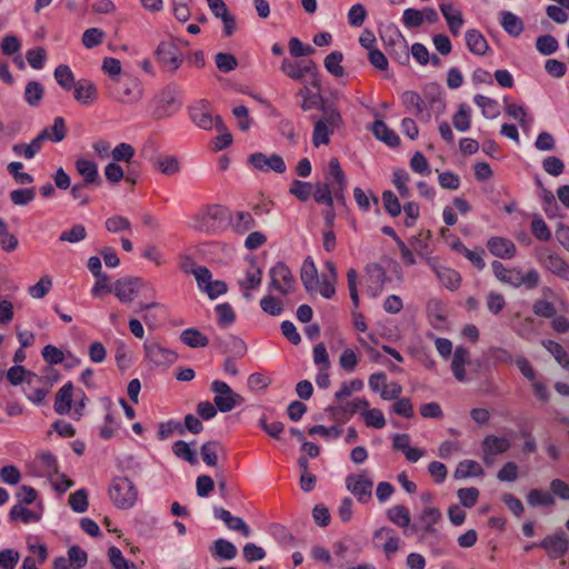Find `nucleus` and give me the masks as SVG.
Instances as JSON below:
<instances>
[{
    "mask_svg": "<svg viewBox=\"0 0 569 569\" xmlns=\"http://www.w3.org/2000/svg\"><path fill=\"white\" fill-rule=\"evenodd\" d=\"M74 166L78 173L82 177L83 183L89 186L99 182L98 167L93 161L79 158Z\"/></svg>",
    "mask_w": 569,
    "mask_h": 569,
    "instance_id": "nucleus-33",
    "label": "nucleus"
},
{
    "mask_svg": "<svg viewBox=\"0 0 569 569\" xmlns=\"http://www.w3.org/2000/svg\"><path fill=\"white\" fill-rule=\"evenodd\" d=\"M333 189L328 183H318L316 186L313 198L317 203L326 204L329 208L333 206Z\"/></svg>",
    "mask_w": 569,
    "mask_h": 569,
    "instance_id": "nucleus-64",
    "label": "nucleus"
},
{
    "mask_svg": "<svg viewBox=\"0 0 569 569\" xmlns=\"http://www.w3.org/2000/svg\"><path fill=\"white\" fill-rule=\"evenodd\" d=\"M10 521H20L22 523L38 522L41 519V512L31 510L27 505L16 503L9 512Z\"/></svg>",
    "mask_w": 569,
    "mask_h": 569,
    "instance_id": "nucleus-31",
    "label": "nucleus"
},
{
    "mask_svg": "<svg viewBox=\"0 0 569 569\" xmlns=\"http://www.w3.org/2000/svg\"><path fill=\"white\" fill-rule=\"evenodd\" d=\"M144 357L154 367H168L172 365L178 355L158 341H146L143 343Z\"/></svg>",
    "mask_w": 569,
    "mask_h": 569,
    "instance_id": "nucleus-12",
    "label": "nucleus"
},
{
    "mask_svg": "<svg viewBox=\"0 0 569 569\" xmlns=\"http://www.w3.org/2000/svg\"><path fill=\"white\" fill-rule=\"evenodd\" d=\"M172 452L177 458L184 460L190 465H196L198 462L197 452L183 440L173 442Z\"/></svg>",
    "mask_w": 569,
    "mask_h": 569,
    "instance_id": "nucleus-51",
    "label": "nucleus"
},
{
    "mask_svg": "<svg viewBox=\"0 0 569 569\" xmlns=\"http://www.w3.org/2000/svg\"><path fill=\"white\" fill-rule=\"evenodd\" d=\"M213 515L217 519L222 520L230 530L238 531L243 537H249L251 535V530L243 519L232 516L230 511L221 507H216L213 509Z\"/></svg>",
    "mask_w": 569,
    "mask_h": 569,
    "instance_id": "nucleus-23",
    "label": "nucleus"
},
{
    "mask_svg": "<svg viewBox=\"0 0 569 569\" xmlns=\"http://www.w3.org/2000/svg\"><path fill=\"white\" fill-rule=\"evenodd\" d=\"M409 180H410V176L403 169H397L393 171L392 183L397 188L401 198L410 197V189L408 187Z\"/></svg>",
    "mask_w": 569,
    "mask_h": 569,
    "instance_id": "nucleus-59",
    "label": "nucleus"
},
{
    "mask_svg": "<svg viewBox=\"0 0 569 569\" xmlns=\"http://www.w3.org/2000/svg\"><path fill=\"white\" fill-rule=\"evenodd\" d=\"M475 103L481 108L482 114L488 119H493L499 114V107L496 100L482 94H476Z\"/></svg>",
    "mask_w": 569,
    "mask_h": 569,
    "instance_id": "nucleus-53",
    "label": "nucleus"
},
{
    "mask_svg": "<svg viewBox=\"0 0 569 569\" xmlns=\"http://www.w3.org/2000/svg\"><path fill=\"white\" fill-rule=\"evenodd\" d=\"M321 109L323 111V118L315 121L312 134V143L315 147L328 144L330 142V134L342 123L341 114L336 108L322 106Z\"/></svg>",
    "mask_w": 569,
    "mask_h": 569,
    "instance_id": "nucleus-3",
    "label": "nucleus"
},
{
    "mask_svg": "<svg viewBox=\"0 0 569 569\" xmlns=\"http://www.w3.org/2000/svg\"><path fill=\"white\" fill-rule=\"evenodd\" d=\"M343 53L341 51H332L323 61L326 70L336 78L345 76V68L342 67Z\"/></svg>",
    "mask_w": 569,
    "mask_h": 569,
    "instance_id": "nucleus-45",
    "label": "nucleus"
},
{
    "mask_svg": "<svg viewBox=\"0 0 569 569\" xmlns=\"http://www.w3.org/2000/svg\"><path fill=\"white\" fill-rule=\"evenodd\" d=\"M141 283L140 278L126 277L118 279L113 284L114 295L121 302H131L137 297Z\"/></svg>",
    "mask_w": 569,
    "mask_h": 569,
    "instance_id": "nucleus-19",
    "label": "nucleus"
},
{
    "mask_svg": "<svg viewBox=\"0 0 569 569\" xmlns=\"http://www.w3.org/2000/svg\"><path fill=\"white\" fill-rule=\"evenodd\" d=\"M223 451V446L216 440L204 442L200 448V455L207 466L216 467L218 455Z\"/></svg>",
    "mask_w": 569,
    "mask_h": 569,
    "instance_id": "nucleus-40",
    "label": "nucleus"
},
{
    "mask_svg": "<svg viewBox=\"0 0 569 569\" xmlns=\"http://www.w3.org/2000/svg\"><path fill=\"white\" fill-rule=\"evenodd\" d=\"M73 402V385L64 383L57 392L54 400V411L59 415H68L71 411Z\"/></svg>",
    "mask_w": 569,
    "mask_h": 569,
    "instance_id": "nucleus-26",
    "label": "nucleus"
},
{
    "mask_svg": "<svg viewBox=\"0 0 569 569\" xmlns=\"http://www.w3.org/2000/svg\"><path fill=\"white\" fill-rule=\"evenodd\" d=\"M372 132L378 140L383 141L390 147H396L399 144V137L393 130L388 128V126L382 120H376L373 122Z\"/></svg>",
    "mask_w": 569,
    "mask_h": 569,
    "instance_id": "nucleus-39",
    "label": "nucleus"
},
{
    "mask_svg": "<svg viewBox=\"0 0 569 569\" xmlns=\"http://www.w3.org/2000/svg\"><path fill=\"white\" fill-rule=\"evenodd\" d=\"M43 93V87L39 81H29L24 89V100L29 106L38 107Z\"/></svg>",
    "mask_w": 569,
    "mask_h": 569,
    "instance_id": "nucleus-52",
    "label": "nucleus"
},
{
    "mask_svg": "<svg viewBox=\"0 0 569 569\" xmlns=\"http://www.w3.org/2000/svg\"><path fill=\"white\" fill-rule=\"evenodd\" d=\"M452 123L458 131L465 132L470 128V108L466 103L459 106L458 111L452 116Z\"/></svg>",
    "mask_w": 569,
    "mask_h": 569,
    "instance_id": "nucleus-54",
    "label": "nucleus"
},
{
    "mask_svg": "<svg viewBox=\"0 0 569 569\" xmlns=\"http://www.w3.org/2000/svg\"><path fill=\"white\" fill-rule=\"evenodd\" d=\"M539 546L546 550L551 559L561 558L569 550V539L565 532H557L555 535L543 538Z\"/></svg>",
    "mask_w": 569,
    "mask_h": 569,
    "instance_id": "nucleus-16",
    "label": "nucleus"
},
{
    "mask_svg": "<svg viewBox=\"0 0 569 569\" xmlns=\"http://www.w3.org/2000/svg\"><path fill=\"white\" fill-rule=\"evenodd\" d=\"M452 249L465 256L478 270L485 269V250L482 248L470 250L460 240H457L452 243Z\"/></svg>",
    "mask_w": 569,
    "mask_h": 569,
    "instance_id": "nucleus-35",
    "label": "nucleus"
},
{
    "mask_svg": "<svg viewBox=\"0 0 569 569\" xmlns=\"http://www.w3.org/2000/svg\"><path fill=\"white\" fill-rule=\"evenodd\" d=\"M527 502L531 507L537 506H552L555 505V498L551 493L547 491H541L539 489H531L527 495Z\"/></svg>",
    "mask_w": 569,
    "mask_h": 569,
    "instance_id": "nucleus-57",
    "label": "nucleus"
},
{
    "mask_svg": "<svg viewBox=\"0 0 569 569\" xmlns=\"http://www.w3.org/2000/svg\"><path fill=\"white\" fill-rule=\"evenodd\" d=\"M152 117L157 120L166 119L176 113L180 107V90L176 84H169L160 91L153 100Z\"/></svg>",
    "mask_w": 569,
    "mask_h": 569,
    "instance_id": "nucleus-4",
    "label": "nucleus"
},
{
    "mask_svg": "<svg viewBox=\"0 0 569 569\" xmlns=\"http://www.w3.org/2000/svg\"><path fill=\"white\" fill-rule=\"evenodd\" d=\"M435 271L438 279L446 288L450 290H456L459 288L461 283V277L458 271L447 267L435 268Z\"/></svg>",
    "mask_w": 569,
    "mask_h": 569,
    "instance_id": "nucleus-41",
    "label": "nucleus"
},
{
    "mask_svg": "<svg viewBox=\"0 0 569 569\" xmlns=\"http://www.w3.org/2000/svg\"><path fill=\"white\" fill-rule=\"evenodd\" d=\"M491 268L495 277L501 283L510 284L515 288L525 286L529 290L539 286L540 274L536 269H529L523 274L520 268L508 269L498 260L491 263Z\"/></svg>",
    "mask_w": 569,
    "mask_h": 569,
    "instance_id": "nucleus-1",
    "label": "nucleus"
},
{
    "mask_svg": "<svg viewBox=\"0 0 569 569\" xmlns=\"http://www.w3.org/2000/svg\"><path fill=\"white\" fill-rule=\"evenodd\" d=\"M109 496L117 508L129 509L137 501L138 490L127 477H117L111 482Z\"/></svg>",
    "mask_w": 569,
    "mask_h": 569,
    "instance_id": "nucleus-5",
    "label": "nucleus"
},
{
    "mask_svg": "<svg viewBox=\"0 0 569 569\" xmlns=\"http://www.w3.org/2000/svg\"><path fill=\"white\" fill-rule=\"evenodd\" d=\"M154 167L162 174L173 176L180 171V162L174 156H161L154 161Z\"/></svg>",
    "mask_w": 569,
    "mask_h": 569,
    "instance_id": "nucleus-49",
    "label": "nucleus"
},
{
    "mask_svg": "<svg viewBox=\"0 0 569 569\" xmlns=\"http://www.w3.org/2000/svg\"><path fill=\"white\" fill-rule=\"evenodd\" d=\"M372 543L376 549L383 552L388 560H390L403 545L400 537L390 527L377 529L372 535Z\"/></svg>",
    "mask_w": 569,
    "mask_h": 569,
    "instance_id": "nucleus-9",
    "label": "nucleus"
},
{
    "mask_svg": "<svg viewBox=\"0 0 569 569\" xmlns=\"http://www.w3.org/2000/svg\"><path fill=\"white\" fill-rule=\"evenodd\" d=\"M510 447L511 443L507 438L493 435L485 437L481 443L482 450H487L489 453H493L496 456L507 452Z\"/></svg>",
    "mask_w": 569,
    "mask_h": 569,
    "instance_id": "nucleus-37",
    "label": "nucleus"
},
{
    "mask_svg": "<svg viewBox=\"0 0 569 569\" xmlns=\"http://www.w3.org/2000/svg\"><path fill=\"white\" fill-rule=\"evenodd\" d=\"M181 341L190 348H201L209 345V339L198 329L189 328L181 332Z\"/></svg>",
    "mask_w": 569,
    "mask_h": 569,
    "instance_id": "nucleus-43",
    "label": "nucleus"
},
{
    "mask_svg": "<svg viewBox=\"0 0 569 569\" xmlns=\"http://www.w3.org/2000/svg\"><path fill=\"white\" fill-rule=\"evenodd\" d=\"M325 266L328 271V274H325L322 277L323 279L321 281V284L319 286V293L323 298L330 299L336 293L335 283L337 281L338 274H337L336 264L332 261H330V260L326 261Z\"/></svg>",
    "mask_w": 569,
    "mask_h": 569,
    "instance_id": "nucleus-32",
    "label": "nucleus"
},
{
    "mask_svg": "<svg viewBox=\"0 0 569 569\" xmlns=\"http://www.w3.org/2000/svg\"><path fill=\"white\" fill-rule=\"evenodd\" d=\"M47 133V140L52 142H60L66 138L67 128L62 117H57L53 120V124L51 128H44L39 133Z\"/></svg>",
    "mask_w": 569,
    "mask_h": 569,
    "instance_id": "nucleus-50",
    "label": "nucleus"
},
{
    "mask_svg": "<svg viewBox=\"0 0 569 569\" xmlns=\"http://www.w3.org/2000/svg\"><path fill=\"white\" fill-rule=\"evenodd\" d=\"M346 486L360 503H367L371 499L373 481L365 473L348 476Z\"/></svg>",
    "mask_w": 569,
    "mask_h": 569,
    "instance_id": "nucleus-14",
    "label": "nucleus"
},
{
    "mask_svg": "<svg viewBox=\"0 0 569 569\" xmlns=\"http://www.w3.org/2000/svg\"><path fill=\"white\" fill-rule=\"evenodd\" d=\"M219 326L226 328L232 325L236 320V313L230 303H219L216 306Z\"/></svg>",
    "mask_w": 569,
    "mask_h": 569,
    "instance_id": "nucleus-62",
    "label": "nucleus"
},
{
    "mask_svg": "<svg viewBox=\"0 0 569 569\" xmlns=\"http://www.w3.org/2000/svg\"><path fill=\"white\" fill-rule=\"evenodd\" d=\"M47 133H39L34 139L31 140L30 143H16L12 146V151L18 157H23L24 159H32L37 153L42 149L43 142L46 141Z\"/></svg>",
    "mask_w": 569,
    "mask_h": 569,
    "instance_id": "nucleus-29",
    "label": "nucleus"
},
{
    "mask_svg": "<svg viewBox=\"0 0 569 569\" xmlns=\"http://www.w3.org/2000/svg\"><path fill=\"white\" fill-rule=\"evenodd\" d=\"M210 389L214 393L213 402L220 412H230L244 401L243 397L234 392L224 381H212Z\"/></svg>",
    "mask_w": 569,
    "mask_h": 569,
    "instance_id": "nucleus-7",
    "label": "nucleus"
},
{
    "mask_svg": "<svg viewBox=\"0 0 569 569\" xmlns=\"http://www.w3.org/2000/svg\"><path fill=\"white\" fill-rule=\"evenodd\" d=\"M269 290L277 291L281 295H289L295 291L296 278L289 267L282 262H277L269 270Z\"/></svg>",
    "mask_w": 569,
    "mask_h": 569,
    "instance_id": "nucleus-8",
    "label": "nucleus"
},
{
    "mask_svg": "<svg viewBox=\"0 0 569 569\" xmlns=\"http://www.w3.org/2000/svg\"><path fill=\"white\" fill-rule=\"evenodd\" d=\"M136 154L134 148L127 142H121L117 144L112 151L111 156L114 162H131Z\"/></svg>",
    "mask_w": 569,
    "mask_h": 569,
    "instance_id": "nucleus-58",
    "label": "nucleus"
},
{
    "mask_svg": "<svg viewBox=\"0 0 569 569\" xmlns=\"http://www.w3.org/2000/svg\"><path fill=\"white\" fill-rule=\"evenodd\" d=\"M543 346L555 357L556 361L561 367H563V368L569 367L568 353L560 343L552 341V340H548L547 342H543Z\"/></svg>",
    "mask_w": 569,
    "mask_h": 569,
    "instance_id": "nucleus-61",
    "label": "nucleus"
},
{
    "mask_svg": "<svg viewBox=\"0 0 569 569\" xmlns=\"http://www.w3.org/2000/svg\"><path fill=\"white\" fill-rule=\"evenodd\" d=\"M465 38L469 51L473 54L485 56L490 48L483 34L476 29L467 30Z\"/></svg>",
    "mask_w": 569,
    "mask_h": 569,
    "instance_id": "nucleus-30",
    "label": "nucleus"
},
{
    "mask_svg": "<svg viewBox=\"0 0 569 569\" xmlns=\"http://www.w3.org/2000/svg\"><path fill=\"white\" fill-rule=\"evenodd\" d=\"M247 163L252 169L260 172L273 171L277 173H283L287 170L284 160L278 153L267 156L263 152H253L248 157Z\"/></svg>",
    "mask_w": 569,
    "mask_h": 569,
    "instance_id": "nucleus-11",
    "label": "nucleus"
},
{
    "mask_svg": "<svg viewBox=\"0 0 569 569\" xmlns=\"http://www.w3.org/2000/svg\"><path fill=\"white\" fill-rule=\"evenodd\" d=\"M441 519V512L438 508L426 506L419 516L420 522L423 525V530L428 533H435V525Z\"/></svg>",
    "mask_w": 569,
    "mask_h": 569,
    "instance_id": "nucleus-42",
    "label": "nucleus"
},
{
    "mask_svg": "<svg viewBox=\"0 0 569 569\" xmlns=\"http://www.w3.org/2000/svg\"><path fill=\"white\" fill-rule=\"evenodd\" d=\"M369 407V402L363 398H357L352 401H348L345 405L329 408L328 410L332 412L333 416L340 415V413H349L353 415L358 411L360 413L366 410Z\"/></svg>",
    "mask_w": 569,
    "mask_h": 569,
    "instance_id": "nucleus-48",
    "label": "nucleus"
},
{
    "mask_svg": "<svg viewBox=\"0 0 569 569\" xmlns=\"http://www.w3.org/2000/svg\"><path fill=\"white\" fill-rule=\"evenodd\" d=\"M73 88V97L81 104L89 106L98 99L97 87L89 80L81 79Z\"/></svg>",
    "mask_w": 569,
    "mask_h": 569,
    "instance_id": "nucleus-25",
    "label": "nucleus"
},
{
    "mask_svg": "<svg viewBox=\"0 0 569 569\" xmlns=\"http://www.w3.org/2000/svg\"><path fill=\"white\" fill-rule=\"evenodd\" d=\"M229 217V210L226 207L209 204L191 217V227L201 232L212 233L220 229Z\"/></svg>",
    "mask_w": 569,
    "mask_h": 569,
    "instance_id": "nucleus-2",
    "label": "nucleus"
},
{
    "mask_svg": "<svg viewBox=\"0 0 569 569\" xmlns=\"http://www.w3.org/2000/svg\"><path fill=\"white\" fill-rule=\"evenodd\" d=\"M361 416L363 417L365 422L368 427L381 429L386 426V419L380 409H369L368 407L366 410L361 412Z\"/></svg>",
    "mask_w": 569,
    "mask_h": 569,
    "instance_id": "nucleus-63",
    "label": "nucleus"
},
{
    "mask_svg": "<svg viewBox=\"0 0 569 569\" xmlns=\"http://www.w3.org/2000/svg\"><path fill=\"white\" fill-rule=\"evenodd\" d=\"M18 239L8 230L7 222L0 218V246L7 252H12L18 248Z\"/></svg>",
    "mask_w": 569,
    "mask_h": 569,
    "instance_id": "nucleus-56",
    "label": "nucleus"
},
{
    "mask_svg": "<svg viewBox=\"0 0 569 569\" xmlns=\"http://www.w3.org/2000/svg\"><path fill=\"white\" fill-rule=\"evenodd\" d=\"M54 79L58 84L66 90H70L77 83L74 82V76L71 69L67 64H59L56 68Z\"/></svg>",
    "mask_w": 569,
    "mask_h": 569,
    "instance_id": "nucleus-55",
    "label": "nucleus"
},
{
    "mask_svg": "<svg viewBox=\"0 0 569 569\" xmlns=\"http://www.w3.org/2000/svg\"><path fill=\"white\" fill-rule=\"evenodd\" d=\"M154 53L160 66L171 73L176 72L183 61L181 50L171 40L160 42Z\"/></svg>",
    "mask_w": 569,
    "mask_h": 569,
    "instance_id": "nucleus-10",
    "label": "nucleus"
},
{
    "mask_svg": "<svg viewBox=\"0 0 569 569\" xmlns=\"http://www.w3.org/2000/svg\"><path fill=\"white\" fill-rule=\"evenodd\" d=\"M281 71L292 80L302 81L306 76L310 77V84L320 88V77L318 67L312 60L292 61L283 59L281 62Z\"/></svg>",
    "mask_w": 569,
    "mask_h": 569,
    "instance_id": "nucleus-6",
    "label": "nucleus"
},
{
    "mask_svg": "<svg viewBox=\"0 0 569 569\" xmlns=\"http://www.w3.org/2000/svg\"><path fill=\"white\" fill-rule=\"evenodd\" d=\"M210 552L214 558L231 560L237 556V548L232 542L220 538L214 540Z\"/></svg>",
    "mask_w": 569,
    "mask_h": 569,
    "instance_id": "nucleus-38",
    "label": "nucleus"
},
{
    "mask_svg": "<svg viewBox=\"0 0 569 569\" xmlns=\"http://www.w3.org/2000/svg\"><path fill=\"white\" fill-rule=\"evenodd\" d=\"M500 17V24L508 34L519 37L522 33L523 22L518 16L510 11H502Z\"/></svg>",
    "mask_w": 569,
    "mask_h": 569,
    "instance_id": "nucleus-36",
    "label": "nucleus"
},
{
    "mask_svg": "<svg viewBox=\"0 0 569 569\" xmlns=\"http://www.w3.org/2000/svg\"><path fill=\"white\" fill-rule=\"evenodd\" d=\"M261 281L262 271L252 262L251 267L246 271L244 278L239 280V286L244 290H252L257 289L261 284Z\"/></svg>",
    "mask_w": 569,
    "mask_h": 569,
    "instance_id": "nucleus-46",
    "label": "nucleus"
},
{
    "mask_svg": "<svg viewBox=\"0 0 569 569\" xmlns=\"http://www.w3.org/2000/svg\"><path fill=\"white\" fill-rule=\"evenodd\" d=\"M536 48L541 54L550 56L558 50L559 43L553 36L543 34L537 38Z\"/></svg>",
    "mask_w": 569,
    "mask_h": 569,
    "instance_id": "nucleus-60",
    "label": "nucleus"
},
{
    "mask_svg": "<svg viewBox=\"0 0 569 569\" xmlns=\"http://www.w3.org/2000/svg\"><path fill=\"white\" fill-rule=\"evenodd\" d=\"M300 279L307 292H319V280L318 269L311 257H307L300 269Z\"/></svg>",
    "mask_w": 569,
    "mask_h": 569,
    "instance_id": "nucleus-20",
    "label": "nucleus"
},
{
    "mask_svg": "<svg viewBox=\"0 0 569 569\" xmlns=\"http://www.w3.org/2000/svg\"><path fill=\"white\" fill-rule=\"evenodd\" d=\"M440 11L447 21L448 28L452 34L457 36L463 24L462 13L450 2H441Z\"/></svg>",
    "mask_w": 569,
    "mask_h": 569,
    "instance_id": "nucleus-27",
    "label": "nucleus"
},
{
    "mask_svg": "<svg viewBox=\"0 0 569 569\" xmlns=\"http://www.w3.org/2000/svg\"><path fill=\"white\" fill-rule=\"evenodd\" d=\"M469 361V351L462 347L458 346L453 352V358L451 361V370L455 378L458 381H466V370L465 366Z\"/></svg>",
    "mask_w": 569,
    "mask_h": 569,
    "instance_id": "nucleus-34",
    "label": "nucleus"
},
{
    "mask_svg": "<svg viewBox=\"0 0 569 569\" xmlns=\"http://www.w3.org/2000/svg\"><path fill=\"white\" fill-rule=\"evenodd\" d=\"M401 102L407 111L418 118L420 121L429 122L431 113L428 109L427 102L416 91H405L401 94Z\"/></svg>",
    "mask_w": 569,
    "mask_h": 569,
    "instance_id": "nucleus-15",
    "label": "nucleus"
},
{
    "mask_svg": "<svg viewBox=\"0 0 569 569\" xmlns=\"http://www.w3.org/2000/svg\"><path fill=\"white\" fill-rule=\"evenodd\" d=\"M483 475V469L481 466L475 460H463L461 461L456 471L455 478L463 479L468 477H479Z\"/></svg>",
    "mask_w": 569,
    "mask_h": 569,
    "instance_id": "nucleus-47",
    "label": "nucleus"
},
{
    "mask_svg": "<svg viewBox=\"0 0 569 569\" xmlns=\"http://www.w3.org/2000/svg\"><path fill=\"white\" fill-rule=\"evenodd\" d=\"M387 518L400 528H407L410 525L411 518L407 507L397 505L387 510Z\"/></svg>",
    "mask_w": 569,
    "mask_h": 569,
    "instance_id": "nucleus-44",
    "label": "nucleus"
},
{
    "mask_svg": "<svg viewBox=\"0 0 569 569\" xmlns=\"http://www.w3.org/2000/svg\"><path fill=\"white\" fill-rule=\"evenodd\" d=\"M538 262L549 272L558 278L569 281V264L557 253L548 249L537 251Z\"/></svg>",
    "mask_w": 569,
    "mask_h": 569,
    "instance_id": "nucleus-13",
    "label": "nucleus"
},
{
    "mask_svg": "<svg viewBox=\"0 0 569 569\" xmlns=\"http://www.w3.org/2000/svg\"><path fill=\"white\" fill-rule=\"evenodd\" d=\"M329 174L335 180L336 184L333 186V194L338 200L345 199V190L347 187V177L342 171L339 160L337 158H331L329 161Z\"/></svg>",
    "mask_w": 569,
    "mask_h": 569,
    "instance_id": "nucleus-28",
    "label": "nucleus"
},
{
    "mask_svg": "<svg viewBox=\"0 0 569 569\" xmlns=\"http://www.w3.org/2000/svg\"><path fill=\"white\" fill-rule=\"evenodd\" d=\"M190 118L192 122L200 129L210 130L213 124L218 130L223 129V123L220 117H216L214 119L211 116L210 110L203 103L194 106L190 109Z\"/></svg>",
    "mask_w": 569,
    "mask_h": 569,
    "instance_id": "nucleus-18",
    "label": "nucleus"
},
{
    "mask_svg": "<svg viewBox=\"0 0 569 569\" xmlns=\"http://www.w3.org/2000/svg\"><path fill=\"white\" fill-rule=\"evenodd\" d=\"M487 248L492 256L500 259H511L517 253L516 244L503 237H491L487 241Z\"/></svg>",
    "mask_w": 569,
    "mask_h": 569,
    "instance_id": "nucleus-21",
    "label": "nucleus"
},
{
    "mask_svg": "<svg viewBox=\"0 0 569 569\" xmlns=\"http://www.w3.org/2000/svg\"><path fill=\"white\" fill-rule=\"evenodd\" d=\"M366 291L371 298H377L383 290L387 281L386 271L377 263L366 267Z\"/></svg>",
    "mask_w": 569,
    "mask_h": 569,
    "instance_id": "nucleus-17",
    "label": "nucleus"
},
{
    "mask_svg": "<svg viewBox=\"0 0 569 569\" xmlns=\"http://www.w3.org/2000/svg\"><path fill=\"white\" fill-rule=\"evenodd\" d=\"M33 475L38 477H51L58 473V461L51 452H41L34 460Z\"/></svg>",
    "mask_w": 569,
    "mask_h": 569,
    "instance_id": "nucleus-24",
    "label": "nucleus"
},
{
    "mask_svg": "<svg viewBox=\"0 0 569 569\" xmlns=\"http://www.w3.org/2000/svg\"><path fill=\"white\" fill-rule=\"evenodd\" d=\"M116 98L122 103H134L141 98V86L137 80H129L116 86Z\"/></svg>",
    "mask_w": 569,
    "mask_h": 569,
    "instance_id": "nucleus-22",
    "label": "nucleus"
}]
</instances>
